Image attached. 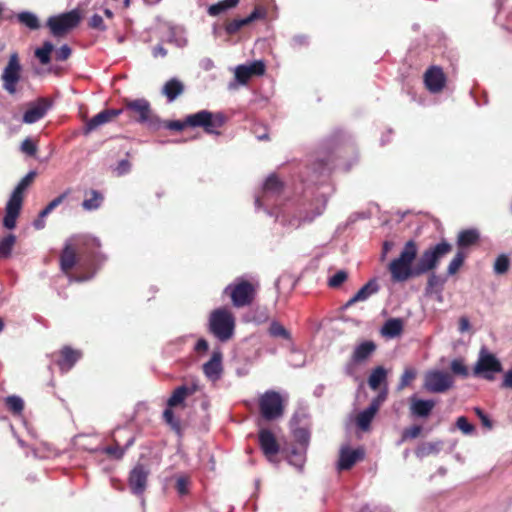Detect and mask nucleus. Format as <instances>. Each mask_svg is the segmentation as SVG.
Masks as SVG:
<instances>
[{"instance_id":"1","label":"nucleus","mask_w":512,"mask_h":512,"mask_svg":"<svg viewBox=\"0 0 512 512\" xmlns=\"http://www.w3.org/2000/svg\"><path fill=\"white\" fill-rule=\"evenodd\" d=\"M282 191L283 183L274 174L270 175L263 185L261 194L255 197V207L263 208L268 215L275 216L278 222L289 229L311 223L326 208L327 199L322 195L310 204L309 209L301 210L298 215H295L290 205L280 207L283 200Z\"/></svg>"},{"instance_id":"2","label":"nucleus","mask_w":512,"mask_h":512,"mask_svg":"<svg viewBox=\"0 0 512 512\" xmlns=\"http://www.w3.org/2000/svg\"><path fill=\"white\" fill-rule=\"evenodd\" d=\"M418 253V246L414 240L405 243L399 256L393 259L388 265L391 280L394 283H403L408 279L420 276L417 272V263L413 266Z\"/></svg>"},{"instance_id":"3","label":"nucleus","mask_w":512,"mask_h":512,"mask_svg":"<svg viewBox=\"0 0 512 512\" xmlns=\"http://www.w3.org/2000/svg\"><path fill=\"white\" fill-rule=\"evenodd\" d=\"M225 116L218 112L212 113L208 110H201L197 113L188 115L184 121H170L166 124V127L170 130L181 131L186 126L190 127H202L208 134L219 135L218 131L225 123Z\"/></svg>"},{"instance_id":"4","label":"nucleus","mask_w":512,"mask_h":512,"mask_svg":"<svg viewBox=\"0 0 512 512\" xmlns=\"http://www.w3.org/2000/svg\"><path fill=\"white\" fill-rule=\"evenodd\" d=\"M35 176L36 173L34 171H30L21 179V181L13 190L5 207V216L3 219V225L5 228L12 230L16 227V220L22 208L23 193L33 181Z\"/></svg>"},{"instance_id":"5","label":"nucleus","mask_w":512,"mask_h":512,"mask_svg":"<svg viewBox=\"0 0 512 512\" xmlns=\"http://www.w3.org/2000/svg\"><path fill=\"white\" fill-rule=\"evenodd\" d=\"M210 332L220 341L229 340L235 329V317L227 308H218L209 317Z\"/></svg>"},{"instance_id":"6","label":"nucleus","mask_w":512,"mask_h":512,"mask_svg":"<svg viewBox=\"0 0 512 512\" xmlns=\"http://www.w3.org/2000/svg\"><path fill=\"white\" fill-rule=\"evenodd\" d=\"M125 110L140 124L152 129L160 127V119L153 113L150 103L144 98L125 100Z\"/></svg>"},{"instance_id":"7","label":"nucleus","mask_w":512,"mask_h":512,"mask_svg":"<svg viewBox=\"0 0 512 512\" xmlns=\"http://www.w3.org/2000/svg\"><path fill=\"white\" fill-rule=\"evenodd\" d=\"M223 293L230 296L234 307L241 308L253 302L256 288L251 282L237 278L224 288Z\"/></svg>"},{"instance_id":"8","label":"nucleus","mask_w":512,"mask_h":512,"mask_svg":"<svg viewBox=\"0 0 512 512\" xmlns=\"http://www.w3.org/2000/svg\"><path fill=\"white\" fill-rule=\"evenodd\" d=\"M452 250V245L441 241L426 249L417 260V272L421 275L437 268L440 260Z\"/></svg>"},{"instance_id":"9","label":"nucleus","mask_w":512,"mask_h":512,"mask_svg":"<svg viewBox=\"0 0 512 512\" xmlns=\"http://www.w3.org/2000/svg\"><path fill=\"white\" fill-rule=\"evenodd\" d=\"M502 371V365L499 359L486 347H482L478 354V359L473 368L475 376H481L486 380L495 379V374Z\"/></svg>"},{"instance_id":"10","label":"nucleus","mask_w":512,"mask_h":512,"mask_svg":"<svg viewBox=\"0 0 512 512\" xmlns=\"http://www.w3.org/2000/svg\"><path fill=\"white\" fill-rule=\"evenodd\" d=\"M81 19V11L79 9H73L69 12L49 17L47 20V26L54 36L59 37L69 30L77 27Z\"/></svg>"},{"instance_id":"11","label":"nucleus","mask_w":512,"mask_h":512,"mask_svg":"<svg viewBox=\"0 0 512 512\" xmlns=\"http://www.w3.org/2000/svg\"><path fill=\"white\" fill-rule=\"evenodd\" d=\"M453 384L452 375L446 371L431 369L424 374L423 388L430 393H444Z\"/></svg>"},{"instance_id":"12","label":"nucleus","mask_w":512,"mask_h":512,"mask_svg":"<svg viewBox=\"0 0 512 512\" xmlns=\"http://www.w3.org/2000/svg\"><path fill=\"white\" fill-rule=\"evenodd\" d=\"M259 407L266 420H274L283 415V401L276 391H266L259 399Z\"/></svg>"},{"instance_id":"13","label":"nucleus","mask_w":512,"mask_h":512,"mask_svg":"<svg viewBox=\"0 0 512 512\" xmlns=\"http://www.w3.org/2000/svg\"><path fill=\"white\" fill-rule=\"evenodd\" d=\"M266 67L262 60H255L248 64H241L234 68L235 83H230L228 88L235 89L238 85H246L249 80L254 76H262L265 73Z\"/></svg>"},{"instance_id":"14","label":"nucleus","mask_w":512,"mask_h":512,"mask_svg":"<svg viewBox=\"0 0 512 512\" xmlns=\"http://www.w3.org/2000/svg\"><path fill=\"white\" fill-rule=\"evenodd\" d=\"M21 65L18 55L13 53L2 73L3 88L9 94L14 95L17 92L16 85L20 80Z\"/></svg>"},{"instance_id":"15","label":"nucleus","mask_w":512,"mask_h":512,"mask_svg":"<svg viewBox=\"0 0 512 512\" xmlns=\"http://www.w3.org/2000/svg\"><path fill=\"white\" fill-rule=\"evenodd\" d=\"M149 471L143 465H136L130 472L129 487L133 494L141 496L147 486Z\"/></svg>"},{"instance_id":"16","label":"nucleus","mask_w":512,"mask_h":512,"mask_svg":"<svg viewBox=\"0 0 512 512\" xmlns=\"http://www.w3.org/2000/svg\"><path fill=\"white\" fill-rule=\"evenodd\" d=\"M50 108V102L45 98H40L37 102L30 104L23 115V122L33 124L42 119Z\"/></svg>"},{"instance_id":"17","label":"nucleus","mask_w":512,"mask_h":512,"mask_svg":"<svg viewBox=\"0 0 512 512\" xmlns=\"http://www.w3.org/2000/svg\"><path fill=\"white\" fill-rule=\"evenodd\" d=\"M203 372L205 376L212 382H215L221 378L223 366L222 353L220 350L213 351L210 360L203 365Z\"/></svg>"},{"instance_id":"18","label":"nucleus","mask_w":512,"mask_h":512,"mask_svg":"<svg viewBox=\"0 0 512 512\" xmlns=\"http://www.w3.org/2000/svg\"><path fill=\"white\" fill-rule=\"evenodd\" d=\"M123 112L122 109H107L96 114L85 124L84 133L89 134L90 132L97 129L99 126L110 122L113 118L119 116Z\"/></svg>"},{"instance_id":"19","label":"nucleus","mask_w":512,"mask_h":512,"mask_svg":"<svg viewBox=\"0 0 512 512\" xmlns=\"http://www.w3.org/2000/svg\"><path fill=\"white\" fill-rule=\"evenodd\" d=\"M259 444L264 455L269 461L278 453L279 445L273 433L268 429H262L259 432Z\"/></svg>"},{"instance_id":"20","label":"nucleus","mask_w":512,"mask_h":512,"mask_svg":"<svg viewBox=\"0 0 512 512\" xmlns=\"http://www.w3.org/2000/svg\"><path fill=\"white\" fill-rule=\"evenodd\" d=\"M363 456L364 452L362 449H350L347 446H343L340 449L339 460L337 463L338 470L350 469L357 461L362 459Z\"/></svg>"},{"instance_id":"21","label":"nucleus","mask_w":512,"mask_h":512,"mask_svg":"<svg viewBox=\"0 0 512 512\" xmlns=\"http://www.w3.org/2000/svg\"><path fill=\"white\" fill-rule=\"evenodd\" d=\"M424 82L430 92L437 93L441 91L445 84L443 71L438 67H431L424 75Z\"/></svg>"},{"instance_id":"22","label":"nucleus","mask_w":512,"mask_h":512,"mask_svg":"<svg viewBox=\"0 0 512 512\" xmlns=\"http://www.w3.org/2000/svg\"><path fill=\"white\" fill-rule=\"evenodd\" d=\"M409 401L411 415L419 418L428 417L435 406L433 400L418 399L415 396L410 397Z\"/></svg>"},{"instance_id":"23","label":"nucleus","mask_w":512,"mask_h":512,"mask_svg":"<svg viewBox=\"0 0 512 512\" xmlns=\"http://www.w3.org/2000/svg\"><path fill=\"white\" fill-rule=\"evenodd\" d=\"M165 41L173 44L177 48H184L188 44L187 32L184 27L172 25L169 26Z\"/></svg>"},{"instance_id":"24","label":"nucleus","mask_w":512,"mask_h":512,"mask_svg":"<svg viewBox=\"0 0 512 512\" xmlns=\"http://www.w3.org/2000/svg\"><path fill=\"white\" fill-rule=\"evenodd\" d=\"M197 390V386L195 384L191 385V386H187V385H181L179 387H177L174 392L172 393V395L170 396V398L168 399L167 401V405L169 407H175L177 405H180L184 402V400L194 394Z\"/></svg>"},{"instance_id":"25","label":"nucleus","mask_w":512,"mask_h":512,"mask_svg":"<svg viewBox=\"0 0 512 512\" xmlns=\"http://www.w3.org/2000/svg\"><path fill=\"white\" fill-rule=\"evenodd\" d=\"M81 358V353L78 350H73L65 347L61 351V357L58 360V365L63 372L69 371L74 364Z\"/></svg>"},{"instance_id":"26","label":"nucleus","mask_w":512,"mask_h":512,"mask_svg":"<svg viewBox=\"0 0 512 512\" xmlns=\"http://www.w3.org/2000/svg\"><path fill=\"white\" fill-rule=\"evenodd\" d=\"M376 350V345L371 340H366L358 344L352 353L354 361H358L360 364L365 362Z\"/></svg>"},{"instance_id":"27","label":"nucleus","mask_w":512,"mask_h":512,"mask_svg":"<svg viewBox=\"0 0 512 512\" xmlns=\"http://www.w3.org/2000/svg\"><path fill=\"white\" fill-rule=\"evenodd\" d=\"M403 331V321L400 318L387 320L381 328V334L387 338L398 337Z\"/></svg>"},{"instance_id":"28","label":"nucleus","mask_w":512,"mask_h":512,"mask_svg":"<svg viewBox=\"0 0 512 512\" xmlns=\"http://www.w3.org/2000/svg\"><path fill=\"white\" fill-rule=\"evenodd\" d=\"M184 86L176 78H172L165 83L162 93L167 97L169 102H173L179 95L183 93Z\"/></svg>"},{"instance_id":"29","label":"nucleus","mask_w":512,"mask_h":512,"mask_svg":"<svg viewBox=\"0 0 512 512\" xmlns=\"http://www.w3.org/2000/svg\"><path fill=\"white\" fill-rule=\"evenodd\" d=\"M379 289L380 286L377 279L373 278L358 290V292L354 295V300H360V302L366 301L371 296L376 294Z\"/></svg>"},{"instance_id":"30","label":"nucleus","mask_w":512,"mask_h":512,"mask_svg":"<svg viewBox=\"0 0 512 512\" xmlns=\"http://www.w3.org/2000/svg\"><path fill=\"white\" fill-rule=\"evenodd\" d=\"M288 461L298 470H302L306 461V449L293 446L288 454Z\"/></svg>"},{"instance_id":"31","label":"nucleus","mask_w":512,"mask_h":512,"mask_svg":"<svg viewBox=\"0 0 512 512\" xmlns=\"http://www.w3.org/2000/svg\"><path fill=\"white\" fill-rule=\"evenodd\" d=\"M268 333L272 338L283 339L286 341L292 340L290 331L276 320L271 321Z\"/></svg>"},{"instance_id":"32","label":"nucleus","mask_w":512,"mask_h":512,"mask_svg":"<svg viewBox=\"0 0 512 512\" xmlns=\"http://www.w3.org/2000/svg\"><path fill=\"white\" fill-rule=\"evenodd\" d=\"M442 442H425L419 445L415 451V454L418 458L422 459L431 454H437L441 450Z\"/></svg>"},{"instance_id":"33","label":"nucleus","mask_w":512,"mask_h":512,"mask_svg":"<svg viewBox=\"0 0 512 512\" xmlns=\"http://www.w3.org/2000/svg\"><path fill=\"white\" fill-rule=\"evenodd\" d=\"M479 233L475 229L461 231L458 235L457 244L461 248L469 247L477 242Z\"/></svg>"},{"instance_id":"34","label":"nucleus","mask_w":512,"mask_h":512,"mask_svg":"<svg viewBox=\"0 0 512 512\" xmlns=\"http://www.w3.org/2000/svg\"><path fill=\"white\" fill-rule=\"evenodd\" d=\"M61 268L64 272L69 271L76 263V254L70 245H66L61 254Z\"/></svg>"},{"instance_id":"35","label":"nucleus","mask_w":512,"mask_h":512,"mask_svg":"<svg viewBox=\"0 0 512 512\" xmlns=\"http://www.w3.org/2000/svg\"><path fill=\"white\" fill-rule=\"evenodd\" d=\"M387 372L384 367L378 366L375 369L372 370L369 379L368 384L369 387L372 390H377L381 383H383L386 380Z\"/></svg>"},{"instance_id":"36","label":"nucleus","mask_w":512,"mask_h":512,"mask_svg":"<svg viewBox=\"0 0 512 512\" xmlns=\"http://www.w3.org/2000/svg\"><path fill=\"white\" fill-rule=\"evenodd\" d=\"M376 413L377 411H375L374 408H371L370 406L361 411L356 419L358 427L363 431L368 430L370 427V423L373 420Z\"/></svg>"},{"instance_id":"37","label":"nucleus","mask_w":512,"mask_h":512,"mask_svg":"<svg viewBox=\"0 0 512 512\" xmlns=\"http://www.w3.org/2000/svg\"><path fill=\"white\" fill-rule=\"evenodd\" d=\"M238 3L239 0H221L208 8V14L210 16H218L226 10L236 7Z\"/></svg>"},{"instance_id":"38","label":"nucleus","mask_w":512,"mask_h":512,"mask_svg":"<svg viewBox=\"0 0 512 512\" xmlns=\"http://www.w3.org/2000/svg\"><path fill=\"white\" fill-rule=\"evenodd\" d=\"M18 21L28 27L31 30H36L40 27L39 19L36 14L29 12V11H23L20 12L17 15Z\"/></svg>"},{"instance_id":"39","label":"nucleus","mask_w":512,"mask_h":512,"mask_svg":"<svg viewBox=\"0 0 512 512\" xmlns=\"http://www.w3.org/2000/svg\"><path fill=\"white\" fill-rule=\"evenodd\" d=\"M103 202V196L100 192L96 190L91 191V197L86 198L82 202V207L87 211H93L98 209Z\"/></svg>"},{"instance_id":"40","label":"nucleus","mask_w":512,"mask_h":512,"mask_svg":"<svg viewBox=\"0 0 512 512\" xmlns=\"http://www.w3.org/2000/svg\"><path fill=\"white\" fill-rule=\"evenodd\" d=\"M53 49L54 45L49 41L44 42L42 47L36 49L35 55L41 64L46 65L50 62V54Z\"/></svg>"},{"instance_id":"41","label":"nucleus","mask_w":512,"mask_h":512,"mask_svg":"<svg viewBox=\"0 0 512 512\" xmlns=\"http://www.w3.org/2000/svg\"><path fill=\"white\" fill-rule=\"evenodd\" d=\"M293 437L295 441L297 442L296 447H301L307 450L309 440H310V434L307 429L305 428H297L293 430Z\"/></svg>"},{"instance_id":"42","label":"nucleus","mask_w":512,"mask_h":512,"mask_svg":"<svg viewBox=\"0 0 512 512\" xmlns=\"http://www.w3.org/2000/svg\"><path fill=\"white\" fill-rule=\"evenodd\" d=\"M16 242V237L9 234L0 240V257H8L11 254L12 248Z\"/></svg>"},{"instance_id":"43","label":"nucleus","mask_w":512,"mask_h":512,"mask_svg":"<svg viewBox=\"0 0 512 512\" xmlns=\"http://www.w3.org/2000/svg\"><path fill=\"white\" fill-rule=\"evenodd\" d=\"M510 267V259L507 255L501 254L499 255L493 266L494 273L497 275L505 274Z\"/></svg>"},{"instance_id":"44","label":"nucleus","mask_w":512,"mask_h":512,"mask_svg":"<svg viewBox=\"0 0 512 512\" xmlns=\"http://www.w3.org/2000/svg\"><path fill=\"white\" fill-rule=\"evenodd\" d=\"M416 375H417V372L414 368H412V367L405 368V370L400 378L399 384L397 386V390L401 391L406 386L410 385V383L416 378Z\"/></svg>"},{"instance_id":"45","label":"nucleus","mask_w":512,"mask_h":512,"mask_svg":"<svg viewBox=\"0 0 512 512\" xmlns=\"http://www.w3.org/2000/svg\"><path fill=\"white\" fill-rule=\"evenodd\" d=\"M465 259V254L462 251H458L454 258L451 260V262L448 265L447 273L449 275H454L459 268L463 265Z\"/></svg>"},{"instance_id":"46","label":"nucleus","mask_w":512,"mask_h":512,"mask_svg":"<svg viewBox=\"0 0 512 512\" xmlns=\"http://www.w3.org/2000/svg\"><path fill=\"white\" fill-rule=\"evenodd\" d=\"M68 191L60 194L58 197H56L55 199H53L41 212H40V216L41 218H45L46 216H48L56 207H58L63 201L64 199L67 197L68 195Z\"/></svg>"},{"instance_id":"47","label":"nucleus","mask_w":512,"mask_h":512,"mask_svg":"<svg viewBox=\"0 0 512 512\" xmlns=\"http://www.w3.org/2000/svg\"><path fill=\"white\" fill-rule=\"evenodd\" d=\"M6 404L8 408L16 414L21 413L24 408V402L22 398L16 395L8 396L6 398Z\"/></svg>"},{"instance_id":"48","label":"nucleus","mask_w":512,"mask_h":512,"mask_svg":"<svg viewBox=\"0 0 512 512\" xmlns=\"http://www.w3.org/2000/svg\"><path fill=\"white\" fill-rule=\"evenodd\" d=\"M450 368H451V371L455 374V375H460L462 377H467L469 372H468V368L466 367L464 361L462 359H454L451 361V364H450Z\"/></svg>"},{"instance_id":"49","label":"nucleus","mask_w":512,"mask_h":512,"mask_svg":"<svg viewBox=\"0 0 512 512\" xmlns=\"http://www.w3.org/2000/svg\"><path fill=\"white\" fill-rule=\"evenodd\" d=\"M347 277H348V274L346 271L339 270L333 276H331L329 278L328 285L331 288H338L347 280Z\"/></svg>"},{"instance_id":"50","label":"nucleus","mask_w":512,"mask_h":512,"mask_svg":"<svg viewBox=\"0 0 512 512\" xmlns=\"http://www.w3.org/2000/svg\"><path fill=\"white\" fill-rule=\"evenodd\" d=\"M247 23L244 18L242 19H235L229 23L226 24L225 30L227 34L233 35L237 33L242 27L246 26Z\"/></svg>"},{"instance_id":"51","label":"nucleus","mask_w":512,"mask_h":512,"mask_svg":"<svg viewBox=\"0 0 512 512\" xmlns=\"http://www.w3.org/2000/svg\"><path fill=\"white\" fill-rule=\"evenodd\" d=\"M456 427L465 435H470L474 432L475 428L470 424L466 417L461 416L456 421Z\"/></svg>"},{"instance_id":"52","label":"nucleus","mask_w":512,"mask_h":512,"mask_svg":"<svg viewBox=\"0 0 512 512\" xmlns=\"http://www.w3.org/2000/svg\"><path fill=\"white\" fill-rule=\"evenodd\" d=\"M88 25L90 28L99 30L102 32L107 30V26L105 25L102 16H100L99 14L92 15L88 21Z\"/></svg>"},{"instance_id":"53","label":"nucleus","mask_w":512,"mask_h":512,"mask_svg":"<svg viewBox=\"0 0 512 512\" xmlns=\"http://www.w3.org/2000/svg\"><path fill=\"white\" fill-rule=\"evenodd\" d=\"M359 364L360 363L358 361H354V358L351 357L350 361L345 365L346 375L352 377L356 381L359 379L357 375V366Z\"/></svg>"},{"instance_id":"54","label":"nucleus","mask_w":512,"mask_h":512,"mask_svg":"<svg viewBox=\"0 0 512 512\" xmlns=\"http://www.w3.org/2000/svg\"><path fill=\"white\" fill-rule=\"evenodd\" d=\"M421 430H422V428L419 425H414L410 428H407L403 431L402 439L406 440V439L417 438L420 435Z\"/></svg>"},{"instance_id":"55","label":"nucleus","mask_w":512,"mask_h":512,"mask_svg":"<svg viewBox=\"0 0 512 512\" xmlns=\"http://www.w3.org/2000/svg\"><path fill=\"white\" fill-rule=\"evenodd\" d=\"M21 150L22 152L33 156L37 151V146L31 139L26 138L21 144Z\"/></svg>"},{"instance_id":"56","label":"nucleus","mask_w":512,"mask_h":512,"mask_svg":"<svg viewBox=\"0 0 512 512\" xmlns=\"http://www.w3.org/2000/svg\"><path fill=\"white\" fill-rule=\"evenodd\" d=\"M71 55V49L68 45L64 44L55 52V59L57 61H65Z\"/></svg>"},{"instance_id":"57","label":"nucleus","mask_w":512,"mask_h":512,"mask_svg":"<svg viewBox=\"0 0 512 512\" xmlns=\"http://www.w3.org/2000/svg\"><path fill=\"white\" fill-rule=\"evenodd\" d=\"M387 393V389L380 391V393L371 401L369 406L374 408L375 411H378L382 403L386 400Z\"/></svg>"},{"instance_id":"58","label":"nucleus","mask_w":512,"mask_h":512,"mask_svg":"<svg viewBox=\"0 0 512 512\" xmlns=\"http://www.w3.org/2000/svg\"><path fill=\"white\" fill-rule=\"evenodd\" d=\"M172 407H169L167 409L164 410L163 412V417L165 419V421L171 425L173 428H178L179 426V423L178 421L175 419L174 417V413L173 411L171 410Z\"/></svg>"},{"instance_id":"59","label":"nucleus","mask_w":512,"mask_h":512,"mask_svg":"<svg viewBox=\"0 0 512 512\" xmlns=\"http://www.w3.org/2000/svg\"><path fill=\"white\" fill-rule=\"evenodd\" d=\"M189 481L185 477H179L176 480V490L180 495H185L188 492Z\"/></svg>"},{"instance_id":"60","label":"nucleus","mask_w":512,"mask_h":512,"mask_svg":"<svg viewBox=\"0 0 512 512\" xmlns=\"http://www.w3.org/2000/svg\"><path fill=\"white\" fill-rule=\"evenodd\" d=\"M265 17V12L264 11H260L259 8H255L253 12H251L250 15H248L247 17H245V21L248 24L252 23L253 21L255 20H258V19H262Z\"/></svg>"},{"instance_id":"61","label":"nucleus","mask_w":512,"mask_h":512,"mask_svg":"<svg viewBox=\"0 0 512 512\" xmlns=\"http://www.w3.org/2000/svg\"><path fill=\"white\" fill-rule=\"evenodd\" d=\"M475 413L481 420L483 426L487 427L488 429L492 428L491 420L480 408H475Z\"/></svg>"},{"instance_id":"62","label":"nucleus","mask_w":512,"mask_h":512,"mask_svg":"<svg viewBox=\"0 0 512 512\" xmlns=\"http://www.w3.org/2000/svg\"><path fill=\"white\" fill-rule=\"evenodd\" d=\"M502 388L512 389V369L505 372L501 383Z\"/></svg>"},{"instance_id":"63","label":"nucleus","mask_w":512,"mask_h":512,"mask_svg":"<svg viewBox=\"0 0 512 512\" xmlns=\"http://www.w3.org/2000/svg\"><path fill=\"white\" fill-rule=\"evenodd\" d=\"M471 328V325H470V321L467 317L465 316H462L460 319H459V331L460 333H464V332H467L469 331Z\"/></svg>"},{"instance_id":"64","label":"nucleus","mask_w":512,"mask_h":512,"mask_svg":"<svg viewBox=\"0 0 512 512\" xmlns=\"http://www.w3.org/2000/svg\"><path fill=\"white\" fill-rule=\"evenodd\" d=\"M152 55L155 58H164L167 55V50L163 47V45L159 44L152 49Z\"/></svg>"}]
</instances>
